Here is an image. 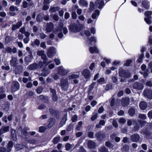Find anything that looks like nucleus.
<instances>
[{
    "mask_svg": "<svg viewBox=\"0 0 152 152\" xmlns=\"http://www.w3.org/2000/svg\"><path fill=\"white\" fill-rule=\"evenodd\" d=\"M58 31H59L60 32L58 34V37L59 38H62L63 35V34L61 32L62 30H63V33L64 34H66L68 32V30L66 27H63V24L62 23H60L58 27L57 28Z\"/></svg>",
    "mask_w": 152,
    "mask_h": 152,
    "instance_id": "2",
    "label": "nucleus"
},
{
    "mask_svg": "<svg viewBox=\"0 0 152 152\" xmlns=\"http://www.w3.org/2000/svg\"><path fill=\"white\" fill-rule=\"evenodd\" d=\"M40 47L44 49H45L46 47L45 43L44 42H42L40 43Z\"/></svg>",
    "mask_w": 152,
    "mask_h": 152,
    "instance_id": "64",
    "label": "nucleus"
},
{
    "mask_svg": "<svg viewBox=\"0 0 152 152\" xmlns=\"http://www.w3.org/2000/svg\"><path fill=\"white\" fill-rule=\"evenodd\" d=\"M96 42V38L92 37H91L90 39L88 40L87 43H86V44L88 45H91V42Z\"/></svg>",
    "mask_w": 152,
    "mask_h": 152,
    "instance_id": "23",
    "label": "nucleus"
},
{
    "mask_svg": "<svg viewBox=\"0 0 152 152\" xmlns=\"http://www.w3.org/2000/svg\"><path fill=\"white\" fill-rule=\"evenodd\" d=\"M56 49L53 47L50 48L48 51L47 55L48 57H51L56 54Z\"/></svg>",
    "mask_w": 152,
    "mask_h": 152,
    "instance_id": "8",
    "label": "nucleus"
},
{
    "mask_svg": "<svg viewBox=\"0 0 152 152\" xmlns=\"http://www.w3.org/2000/svg\"><path fill=\"white\" fill-rule=\"evenodd\" d=\"M52 99L54 101H56L58 99V97L56 94L52 95Z\"/></svg>",
    "mask_w": 152,
    "mask_h": 152,
    "instance_id": "62",
    "label": "nucleus"
},
{
    "mask_svg": "<svg viewBox=\"0 0 152 152\" xmlns=\"http://www.w3.org/2000/svg\"><path fill=\"white\" fill-rule=\"evenodd\" d=\"M13 146V143L11 141H10L8 143V148L9 149L8 150H7V151H10L11 148Z\"/></svg>",
    "mask_w": 152,
    "mask_h": 152,
    "instance_id": "44",
    "label": "nucleus"
},
{
    "mask_svg": "<svg viewBox=\"0 0 152 152\" xmlns=\"http://www.w3.org/2000/svg\"><path fill=\"white\" fill-rule=\"evenodd\" d=\"M89 51L91 53H98L99 52V50L98 49L95 47H90L89 48Z\"/></svg>",
    "mask_w": 152,
    "mask_h": 152,
    "instance_id": "22",
    "label": "nucleus"
},
{
    "mask_svg": "<svg viewBox=\"0 0 152 152\" xmlns=\"http://www.w3.org/2000/svg\"><path fill=\"white\" fill-rule=\"evenodd\" d=\"M42 15L41 14H39L37 17V20L38 21H41L42 20V18L41 17Z\"/></svg>",
    "mask_w": 152,
    "mask_h": 152,
    "instance_id": "52",
    "label": "nucleus"
},
{
    "mask_svg": "<svg viewBox=\"0 0 152 152\" xmlns=\"http://www.w3.org/2000/svg\"><path fill=\"white\" fill-rule=\"evenodd\" d=\"M132 62V61L131 60H128L126 61V63L124 64V65L126 66H129Z\"/></svg>",
    "mask_w": 152,
    "mask_h": 152,
    "instance_id": "53",
    "label": "nucleus"
},
{
    "mask_svg": "<svg viewBox=\"0 0 152 152\" xmlns=\"http://www.w3.org/2000/svg\"><path fill=\"white\" fill-rule=\"evenodd\" d=\"M37 68V65L36 64H31L28 66V68L29 70H34Z\"/></svg>",
    "mask_w": 152,
    "mask_h": 152,
    "instance_id": "26",
    "label": "nucleus"
},
{
    "mask_svg": "<svg viewBox=\"0 0 152 152\" xmlns=\"http://www.w3.org/2000/svg\"><path fill=\"white\" fill-rule=\"evenodd\" d=\"M99 14V11L98 10H96L95 11L94 13L92 15V18L93 19H95L97 17H98Z\"/></svg>",
    "mask_w": 152,
    "mask_h": 152,
    "instance_id": "33",
    "label": "nucleus"
},
{
    "mask_svg": "<svg viewBox=\"0 0 152 152\" xmlns=\"http://www.w3.org/2000/svg\"><path fill=\"white\" fill-rule=\"evenodd\" d=\"M54 123V120L53 118H50L48 124V127L52 126Z\"/></svg>",
    "mask_w": 152,
    "mask_h": 152,
    "instance_id": "51",
    "label": "nucleus"
},
{
    "mask_svg": "<svg viewBox=\"0 0 152 152\" xmlns=\"http://www.w3.org/2000/svg\"><path fill=\"white\" fill-rule=\"evenodd\" d=\"M49 112L51 114L55 116H56L57 112V111H55L52 109H49Z\"/></svg>",
    "mask_w": 152,
    "mask_h": 152,
    "instance_id": "48",
    "label": "nucleus"
},
{
    "mask_svg": "<svg viewBox=\"0 0 152 152\" xmlns=\"http://www.w3.org/2000/svg\"><path fill=\"white\" fill-rule=\"evenodd\" d=\"M11 136L12 137L13 139L14 140H16V135L15 130L12 129L11 132Z\"/></svg>",
    "mask_w": 152,
    "mask_h": 152,
    "instance_id": "32",
    "label": "nucleus"
},
{
    "mask_svg": "<svg viewBox=\"0 0 152 152\" xmlns=\"http://www.w3.org/2000/svg\"><path fill=\"white\" fill-rule=\"evenodd\" d=\"M129 150V147L128 145H126L123 147L122 150L123 152H127Z\"/></svg>",
    "mask_w": 152,
    "mask_h": 152,
    "instance_id": "41",
    "label": "nucleus"
},
{
    "mask_svg": "<svg viewBox=\"0 0 152 152\" xmlns=\"http://www.w3.org/2000/svg\"><path fill=\"white\" fill-rule=\"evenodd\" d=\"M142 5L146 9H148L149 7V3L147 0H145L142 1Z\"/></svg>",
    "mask_w": 152,
    "mask_h": 152,
    "instance_id": "21",
    "label": "nucleus"
},
{
    "mask_svg": "<svg viewBox=\"0 0 152 152\" xmlns=\"http://www.w3.org/2000/svg\"><path fill=\"white\" fill-rule=\"evenodd\" d=\"M136 124V123L135 121L134 120L132 121L131 120H129L127 121V124L129 126L131 125L132 124Z\"/></svg>",
    "mask_w": 152,
    "mask_h": 152,
    "instance_id": "55",
    "label": "nucleus"
},
{
    "mask_svg": "<svg viewBox=\"0 0 152 152\" xmlns=\"http://www.w3.org/2000/svg\"><path fill=\"white\" fill-rule=\"evenodd\" d=\"M60 137L59 136H57L55 137L53 140V142L54 144L57 143L59 141L60 139Z\"/></svg>",
    "mask_w": 152,
    "mask_h": 152,
    "instance_id": "43",
    "label": "nucleus"
},
{
    "mask_svg": "<svg viewBox=\"0 0 152 152\" xmlns=\"http://www.w3.org/2000/svg\"><path fill=\"white\" fill-rule=\"evenodd\" d=\"M83 124V122L82 121H79L77 126L76 129L77 130H80Z\"/></svg>",
    "mask_w": 152,
    "mask_h": 152,
    "instance_id": "42",
    "label": "nucleus"
},
{
    "mask_svg": "<svg viewBox=\"0 0 152 152\" xmlns=\"http://www.w3.org/2000/svg\"><path fill=\"white\" fill-rule=\"evenodd\" d=\"M44 6L42 7V10H48L49 8L48 5V4H44Z\"/></svg>",
    "mask_w": 152,
    "mask_h": 152,
    "instance_id": "60",
    "label": "nucleus"
},
{
    "mask_svg": "<svg viewBox=\"0 0 152 152\" xmlns=\"http://www.w3.org/2000/svg\"><path fill=\"white\" fill-rule=\"evenodd\" d=\"M132 87L134 89L138 90H141L143 88V86L142 84L137 83H134Z\"/></svg>",
    "mask_w": 152,
    "mask_h": 152,
    "instance_id": "14",
    "label": "nucleus"
},
{
    "mask_svg": "<svg viewBox=\"0 0 152 152\" xmlns=\"http://www.w3.org/2000/svg\"><path fill=\"white\" fill-rule=\"evenodd\" d=\"M67 117L65 115L62 118L60 124L59 126L60 127L62 126L66 123V122L67 120Z\"/></svg>",
    "mask_w": 152,
    "mask_h": 152,
    "instance_id": "27",
    "label": "nucleus"
},
{
    "mask_svg": "<svg viewBox=\"0 0 152 152\" xmlns=\"http://www.w3.org/2000/svg\"><path fill=\"white\" fill-rule=\"evenodd\" d=\"M33 58L32 54H29L28 56L25 57V61L26 62L28 63L31 62Z\"/></svg>",
    "mask_w": 152,
    "mask_h": 152,
    "instance_id": "19",
    "label": "nucleus"
},
{
    "mask_svg": "<svg viewBox=\"0 0 152 152\" xmlns=\"http://www.w3.org/2000/svg\"><path fill=\"white\" fill-rule=\"evenodd\" d=\"M77 119V116L76 115H74L72 118V122L76 121Z\"/></svg>",
    "mask_w": 152,
    "mask_h": 152,
    "instance_id": "57",
    "label": "nucleus"
},
{
    "mask_svg": "<svg viewBox=\"0 0 152 152\" xmlns=\"http://www.w3.org/2000/svg\"><path fill=\"white\" fill-rule=\"evenodd\" d=\"M74 146V144H70L69 143H67L65 145V148L67 151H69L70 148L73 147Z\"/></svg>",
    "mask_w": 152,
    "mask_h": 152,
    "instance_id": "37",
    "label": "nucleus"
},
{
    "mask_svg": "<svg viewBox=\"0 0 152 152\" xmlns=\"http://www.w3.org/2000/svg\"><path fill=\"white\" fill-rule=\"evenodd\" d=\"M121 103L124 106H126L129 103V98L128 97L123 98L122 99Z\"/></svg>",
    "mask_w": 152,
    "mask_h": 152,
    "instance_id": "16",
    "label": "nucleus"
},
{
    "mask_svg": "<svg viewBox=\"0 0 152 152\" xmlns=\"http://www.w3.org/2000/svg\"><path fill=\"white\" fill-rule=\"evenodd\" d=\"M90 8H89V12H91L94 9V4L93 2H91L90 4Z\"/></svg>",
    "mask_w": 152,
    "mask_h": 152,
    "instance_id": "40",
    "label": "nucleus"
},
{
    "mask_svg": "<svg viewBox=\"0 0 152 152\" xmlns=\"http://www.w3.org/2000/svg\"><path fill=\"white\" fill-rule=\"evenodd\" d=\"M128 113L131 116H132L135 113V109L133 108H131L128 110Z\"/></svg>",
    "mask_w": 152,
    "mask_h": 152,
    "instance_id": "35",
    "label": "nucleus"
},
{
    "mask_svg": "<svg viewBox=\"0 0 152 152\" xmlns=\"http://www.w3.org/2000/svg\"><path fill=\"white\" fill-rule=\"evenodd\" d=\"M69 83L68 79L62 78L60 81V86L61 88L64 91H66L68 88Z\"/></svg>",
    "mask_w": 152,
    "mask_h": 152,
    "instance_id": "3",
    "label": "nucleus"
},
{
    "mask_svg": "<svg viewBox=\"0 0 152 152\" xmlns=\"http://www.w3.org/2000/svg\"><path fill=\"white\" fill-rule=\"evenodd\" d=\"M2 69H5L8 70L10 69V67L8 66L5 65L4 66H2L1 67Z\"/></svg>",
    "mask_w": 152,
    "mask_h": 152,
    "instance_id": "61",
    "label": "nucleus"
},
{
    "mask_svg": "<svg viewBox=\"0 0 152 152\" xmlns=\"http://www.w3.org/2000/svg\"><path fill=\"white\" fill-rule=\"evenodd\" d=\"M37 54L39 56H42L44 54V52L43 50H39L37 52Z\"/></svg>",
    "mask_w": 152,
    "mask_h": 152,
    "instance_id": "56",
    "label": "nucleus"
},
{
    "mask_svg": "<svg viewBox=\"0 0 152 152\" xmlns=\"http://www.w3.org/2000/svg\"><path fill=\"white\" fill-rule=\"evenodd\" d=\"M97 117V113H93V115L91 118V120L92 121H94L96 119Z\"/></svg>",
    "mask_w": 152,
    "mask_h": 152,
    "instance_id": "45",
    "label": "nucleus"
},
{
    "mask_svg": "<svg viewBox=\"0 0 152 152\" xmlns=\"http://www.w3.org/2000/svg\"><path fill=\"white\" fill-rule=\"evenodd\" d=\"M97 139L99 140H105L106 138V134L101 132H98L95 134Z\"/></svg>",
    "mask_w": 152,
    "mask_h": 152,
    "instance_id": "7",
    "label": "nucleus"
},
{
    "mask_svg": "<svg viewBox=\"0 0 152 152\" xmlns=\"http://www.w3.org/2000/svg\"><path fill=\"white\" fill-rule=\"evenodd\" d=\"M23 41L25 43L27 44L30 41V39L29 37H26L23 39Z\"/></svg>",
    "mask_w": 152,
    "mask_h": 152,
    "instance_id": "59",
    "label": "nucleus"
},
{
    "mask_svg": "<svg viewBox=\"0 0 152 152\" xmlns=\"http://www.w3.org/2000/svg\"><path fill=\"white\" fill-rule=\"evenodd\" d=\"M95 143L91 140H89L88 141V148L91 149L95 147Z\"/></svg>",
    "mask_w": 152,
    "mask_h": 152,
    "instance_id": "24",
    "label": "nucleus"
},
{
    "mask_svg": "<svg viewBox=\"0 0 152 152\" xmlns=\"http://www.w3.org/2000/svg\"><path fill=\"white\" fill-rule=\"evenodd\" d=\"M22 25V22L21 21H18L16 24L12 25V30L15 31L19 28Z\"/></svg>",
    "mask_w": 152,
    "mask_h": 152,
    "instance_id": "15",
    "label": "nucleus"
},
{
    "mask_svg": "<svg viewBox=\"0 0 152 152\" xmlns=\"http://www.w3.org/2000/svg\"><path fill=\"white\" fill-rule=\"evenodd\" d=\"M104 5V0H97L95 2V5L99 9L102 8Z\"/></svg>",
    "mask_w": 152,
    "mask_h": 152,
    "instance_id": "13",
    "label": "nucleus"
},
{
    "mask_svg": "<svg viewBox=\"0 0 152 152\" xmlns=\"http://www.w3.org/2000/svg\"><path fill=\"white\" fill-rule=\"evenodd\" d=\"M9 130V127L8 126H3L1 129V134L4 133L8 131Z\"/></svg>",
    "mask_w": 152,
    "mask_h": 152,
    "instance_id": "28",
    "label": "nucleus"
},
{
    "mask_svg": "<svg viewBox=\"0 0 152 152\" xmlns=\"http://www.w3.org/2000/svg\"><path fill=\"white\" fill-rule=\"evenodd\" d=\"M82 74L85 79L88 78L91 76L90 71L88 69H84L82 72Z\"/></svg>",
    "mask_w": 152,
    "mask_h": 152,
    "instance_id": "10",
    "label": "nucleus"
},
{
    "mask_svg": "<svg viewBox=\"0 0 152 152\" xmlns=\"http://www.w3.org/2000/svg\"><path fill=\"white\" fill-rule=\"evenodd\" d=\"M17 58L16 57H12L11 60L10 61V65L12 66H15L18 64Z\"/></svg>",
    "mask_w": 152,
    "mask_h": 152,
    "instance_id": "17",
    "label": "nucleus"
},
{
    "mask_svg": "<svg viewBox=\"0 0 152 152\" xmlns=\"http://www.w3.org/2000/svg\"><path fill=\"white\" fill-rule=\"evenodd\" d=\"M46 129V128L44 126H41L39 127V132H44Z\"/></svg>",
    "mask_w": 152,
    "mask_h": 152,
    "instance_id": "54",
    "label": "nucleus"
},
{
    "mask_svg": "<svg viewBox=\"0 0 152 152\" xmlns=\"http://www.w3.org/2000/svg\"><path fill=\"white\" fill-rule=\"evenodd\" d=\"M79 3L80 5L86 7L88 5V3L85 0H80Z\"/></svg>",
    "mask_w": 152,
    "mask_h": 152,
    "instance_id": "30",
    "label": "nucleus"
},
{
    "mask_svg": "<svg viewBox=\"0 0 152 152\" xmlns=\"http://www.w3.org/2000/svg\"><path fill=\"white\" fill-rule=\"evenodd\" d=\"M53 28V24L51 23H48L47 25L46 28V31L48 32H50L52 30Z\"/></svg>",
    "mask_w": 152,
    "mask_h": 152,
    "instance_id": "18",
    "label": "nucleus"
},
{
    "mask_svg": "<svg viewBox=\"0 0 152 152\" xmlns=\"http://www.w3.org/2000/svg\"><path fill=\"white\" fill-rule=\"evenodd\" d=\"M68 72V71L63 67L62 66H60L58 67V73L61 75H64Z\"/></svg>",
    "mask_w": 152,
    "mask_h": 152,
    "instance_id": "9",
    "label": "nucleus"
},
{
    "mask_svg": "<svg viewBox=\"0 0 152 152\" xmlns=\"http://www.w3.org/2000/svg\"><path fill=\"white\" fill-rule=\"evenodd\" d=\"M99 152H108V150L104 146L102 147L99 149Z\"/></svg>",
    "mask_w": 152,
    "mask_h": 152,
    "instance_id": "36",
    "label": "nucleus"
},
{
    "mask_svg": "<svg viewBox=\"0 0 152 152\" xmlns=\"http://www.w3.org/2000/svg\"><path fill=\"white\" fill-rule=\"evenodd\" d=\"M79 75H77L72 74L69 75L68 78L69 79H73L77 78L79 77Z\"/></svg>",
    "mask_w": 152,
    "mask_h": 152,
    "instance_id": "38",
    "label": "nucleus"
},
{
    "mask_svg": "<svg viewBox=\"0 0 152 152\" xmlns=\"http://www.w3.org/2000/svg\"><path fill=\"white\" fill-rule=\"evenodd\" d=\"M119 76L124 78H129L130 77L131 74L128 72L124 70L122 68L119 69Z\"/></svg>",
    "mask_w": 152,
    "mask_h": 152,
    "instance_id": "4",
    "label": "nucleus"
},
{
    "mask_svg": "<svg viewBox=\"0 0 152 152\" xmlns=\"http://www.w3.org/2000/svg\"><path fill=\"white\" fill-rule=\"evenodd\" d=\"M139 118L142 119L144 120L146 119L147 117L145 114H140L139 115Z\"/></svg>",
    "mask_w": 152,
    "mask_h": 152,
    "instance_id": "49",
    "label": "nucleus"
},
{
    "mask_svg": "<svg viewBox=\"0 0 152 152\" xmlns=\"http://www.w3.org/2000/svg\"><path fill=\"white\" fill-rule=\"evenodd\" d=\"M74 125L72 124H71L67 126L66 128V130L67 132H70L73 129Z\"/></svg>",
    "mask_w": 152,
    "mask_h": 152,
    "instance_id": "31",
    "label": "nucleus"
},
{
    "mask_svg": "<svg viewBox=\"0 0 152 152\" xmlns=\"http://www.w3.org/2000/svg\"><path fill=\"white\" fill-rule=\"evenodd\" d=\"M20 88V85L17 81L13 82L12 85L11 90L12 92H14L18 90Z\"/></svg>",
    "mask_w": 152,
    "mask_h": 152,
    "instance_id": "6",
    "label": "nucleus"
},
{
    "mask_svg": "<svg viewBox=\"0 0 152 152\" xmlns=\"http://www.w3.org/2000/svg\"><path fill=\"white\" fill-rule=\"evenodd\" d=\"M39 37L42 39H44L46 38L47 35L44 33H40L39 34Z\"/></svg>",
    "mask_w": 152,
    "mask_h": 152,
    "instance_id": "47",
    "label": "nucleus"
},
{
    "mask_svg": "<svg viewBox=\"0 0 152 152\" xmlns=\"http://www.w3.org/2000/svg\"><path fill=\"white\" fill-rule=\"evenodd\" d=\"M77 152H86V151L82 146L80 147V149Z\"/></svg>",
    "mask_w": 152,
    "mask_h": 152,
    "instance_id": "63",
    "label": "nucleus"
},
{
    "mask_svg": "<svg viewBox=\"0 0 152 152\" xmlns=\"http://www.w3.org/2000/svg\"><path fill=\"white\" fill-rule=\"evenodd\" d=\"M10 10L12 12L17 11L18 10V9L16 7L12 6L10 8Z\"/></svg>",
    "mask_w": 152,
    "mask_h": 152,
    "instance_id": "39",
    "label": "nucleus"
},
{
    "mask_svg": "<svg viewBox=\"0 0 152 152\" xmlns=\"http://www.w3.org/2000/svg\"><path fill=\"white\" fill-rule=\"evenodd\" d=\"M40 42L39 40L36 39L34 40V42H32L31 43V45L33 46H34L35 45L38 46L40 44Z\"/></svg>",
    "mask_w": 152,
    "mask_h": 152,
    "instance_id": "34",
    "label": "nucleus"
},
{
    "mask_svg": "<svg viewBox=\"0 0 152 152\" xmlns=\"http://www.w3.org/2000/svg\"><path fill=\"white\" fill-rule=\"evenodd\" d=\"M105 145H106L110 148H112L113 147V145L110 143V142H106L105 143Z\"/></svg>",
    "mask_w": 152,
    "mask_h": 152,
    "instance_id": "50",
    "label": "nucleus"
},
{
    "mask_svg": "<svg viewBox=\"0 0 152 152\" xmlns=\"http://www.w3.org/2000/svg\"><path fill=\"white\" fill-rule=\"evenodd\" d=\"M119 122L121 124H124L126 122V120L124 118H121L119 120Z\"/></svg>",
    "mask_w": 152,
    "mask_h": 152,
    "instance_id": "58",
    "label": "nucleus"
},
{
    "mask_svg": "<svg viewBox=\"0 0 152 152\" xmlns=\"http://www.w3.org/2000/svg\"><path fill=\"white\" fill-rule=\"evenodd\" d=\"M77 24L74 25H70L69 29L72 32H77L80 31L82 28V25L80 23L78 20H77Z\"/></svg>",
    "mask_w": 152,
    "mask_h": 152,
    "instance_id": "1",
    "label": "nucleus"
},
{
    "mask_svg": "<svg viewBox=\"0 0 152 152\" xmlns=\"http://www.w3.org/2000/svg\"><path fill=\"white\" fill-rule=\"evenodd\" d=\"M42 72L41 73V75L43 76H45L48 75L49 73V72L47 70H43L42 71Z\"/></svg>",
    "mask_w": 152,
    "mask_h": 152,
    "instance_id": "46",
    "label": "nucleus"
},
{
    "mask_svg": "<svg viewBox=\"0 0 152 152\" xmlns=\"http://www.w3.org/2000/svg\"><path fill=\"white\" fill-rule=\"evenodd\" d=\"M41 56L42 58L44 60L43 62L44 64L46 65H47L51 62V61H50L49 62H47L46 61L47 60H46V59L47 57L45 54H44L42 55Z\"/></svg>",
    "mask_w": 152,
    "mask_h": 152,
    "instance_id": "29",
    "label": "nucleus"
},
{
    "mask_svg": "<svg viewBox=\"0 0 152 152\" xmlns=\"http://www.w3.org/2000/svg\"><path fill=\"white\" fill-rule=\"evenodd\" d=\"M140 108L142 110L145 109L147 107V104L146 102L144 101L141 102L139 104Z\"/></svg>",
    "mask_w": 152,
    "mask_h": 152,
    "instance_id": "20",
    "label": "nucleus"
},
{
    "mask_svg": "<svg viewBox=\"0 0 152 152\" xmlns=\"http://www.w3.org/2000/svg\"><path fill=\"white\" fill-rule=\"evenodd\" d=\"M60 9V7H51L49 11L50 12L53 13L58 11Z\"/></svg>",
    "mask_w": 152,
    "mask_h": 152,
    "instance_id": "25",
    "label": "nucleus"
},
{
    "mask_svg": "<svg viewBox=\"0 0 152 152\" xmlns=\"http://www.w3.org/2000/svg\"><path fill=\"white\" fill-rule=\"evenodd\" d=\"M152 14V12L150 11H148L145 12L144 14L146 17L144 18V20L148 24H150L151 23Z\"/></svg>",
    "mask_w": 152,
    "mask_h": 152,
    "instance_id": "5",
    "label": "nucleus"
},
{
    "mask_svg": "<svg viewBox=\"0 0 152 152\" xmlns=\"http://www.w3.org/2000/svg\"><path fill=\"white\" fill-rule=\"evenodd\" d=\"M143 94L145 96L147 97L148 99L152 98V91L148 89L144 90Z\"/></svg>",
    "mask_w": 152,
    "mask_h": 152,
    "instance_id": "11",
    "label": "nucleus"
},
{
    "mask_svg": "<svg viewBox=\"0 0 152 152\" xmlns=\"http://www.w3.org/2000/svg\"><path fill=\"white\" fill-rule=\"evenodd\" d=\"M140 138V136L138 134H135L131 136L130 140L133 142H137L139 141Z\"/></svg>",
    "mask_w": 152,
    "mask_h": 152,
    "instance_id": "12",
    "label": "nucleus"
}]
</instances>
